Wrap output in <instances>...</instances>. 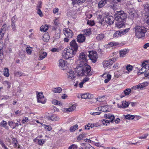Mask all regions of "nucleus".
I'll use <instances>...</instances> for the list:
<instances>
[{"instance_id":"f257e3e1","label":"nucleus","mask_w":149,"mask_h":149,"mask_svg":"<svg viewBox=\"0 0 149 149\" xmlns=\"http://www.w3.org/2000/svg\"><path fill=\"white\" fill-rule=\"evenodd\" d=\"M83 62L78 64L75 69V71L79 76H82L83 75H87L90 76L92 75L91 73V67L89 65H84Z\"/></svg>"},{"instance_id":"f03ea898","label":"nucleus","mask_w":149,"mask_h":149,"mask_svg":"<svg viewBox=\"0 0 149 149\" xmlns=\"http://www.w3.org/2000/svg\"><path fill=\"white\" fill-rule=\"evenodd\" d=\"M135 29V35L139 38L144 37L146 32V29L143 26H137L134 28Z\"/></svg>"},{"instance_id":"7ed1b4c3","label":"nucleus","mask_w":149,"mask_h":149,"mask_svg":"<svg viewBox=\"0 0 149 149\" xmlns=\"http://www.w3.org/2000/svg\"><path fill=\"white\" fill-rule=\"evenodd\" d=\"M114 17L116 21H126L127 15L123 11H116L114 14Z\"/></svg>"},{"instance_id":"20e7f679","label":"nucleus","mask_w":149,"mask_h":149,"mask_svg":"<svg viewBox=\"0 0 149 149\" xmlns=\"http://www.w3.org/2000/svg\"><path fill=\"white\" fill-rule=\"evenodd\" d=\"M77 50H74L72 48L67 49L66 50H64L62 55L64 58L68 59L72 57L73 55L76 54Z\"/></svg>"},{"instance_id":"39448f33","label":"nucleus","mask_w":149,"mask_h":149,"mask_svg":"<svg viewBox=\"0 0 149 149\" xmlns=\"http://www.w3.org/2000/svg\"><path fill=\"white\" fill-rule=\"evenodd\" d=\"M63 33L66 36L64 39V42H68L69 41V39L72 38L74 35L72 30L68 28L64 29Z\"/></svg>"},{"instance_id":"423d86ee","label":"nucleus","mask_w":149,"mask_h":149,"mask_svg":"<svg viewBox=\"0 0 149 149\" xmlns=\"http://www.w3.org/2000/svg\"><path fill=\"white\" fill-rule=\"evenodd\" d=\"M87 56L86 54L84 52H82L80 53L79 55V63H81L82 62L84 63V65H88L87 62L88 60L87 59Z\"/></svg>"},{"instance_id":"0eeeda50","label":"nucleus","mask_w":149,"mask_h":149,"mask_svg":"<svg viewBox=\"0 0 149 149\" xmlns=\"http://www.w3.org/2000/svg\"><path fill=\"white\" fill-rule=\"evenodd\" d=\"M37 101L38 102L41 103L42 104H45L46 102V100L44 96L43 95L42 92H36Z\"/></svg>"},{"instance_id":"6e6552de","label":"nucleus","mask_w":149,"mask_h":149,"mask_svg":"<svg viewBox=\"0 0 149 149\" xmlns=\"http://www.w3.org/2000/svg\"><path fill=\"white\" fill-rule=\"evenodd\" d=\"M88 57L91 60L93 63H95L97 58V56L96 52L94 51H88Z\"/></svg>"},{"instance_id":"1a4fd4ad","label":"nucleus","mask_w":149,"mask_h":149,"mask_svg":"<svg viewBox=\"0 0 149 149\" xmlns=\"http://www.w3.org/2000/svg\"><path fill=\"white\" fill-rule=\"evenodd\" d=\"M117 59V57L116 58H112L111 59H109L108 61H104L103 62V66L104 68L108 66L109 65H112V64L115 62Z\"/></svg>"},{"instance_id":"9d476101","label":"nucleus","mask_w":149,"mask_h":149,"mask_svg":"<svg viewBox=\"0 0 149 149\" xmlns=\"http://www.w3.org/2000/svg\"><path fill=\"white\" fill-rule=\"evenodd\" d=\"M105 21L107 23L109 24H112L115 20V18L111 16H106L104 18Z\"/></svg>"},{"instance_id":"9b49d317","label":"nucleus","mask_w":149,"mask_h":149,"mask_svg":"<svg viewBox=\"0 0 149 149\" xmlns=\"http://www.w3.org/2000/svg\"><path fill=\"white\" fill-rule=\"evenodd\" d=\"M75 77L74 72L72 70H70L67 73V77L68 79L73 80Z\"/></svg>"},{"instance_id":"f8f14e48","label":"nucleus","mask_w":149,"mask_h":149,"mask_svg":"<svg viewBox=\"0 0 149 149\" xmlns=\"http://www.w3.org/2000/svg\"><path fill=\"white\" fill-rule=\"evenodd\" d=\"M143 67L141 69L139 70V72L138 73V75H140L144 72L146 70V67H148V64H146L145 63H143L142 64Z\"/></svg>"},{"instance_id":"ddd939ff","label":"nucleus","mask_w":149,"mask_h":149,"mask_svg":"<svg viewBox=\"0 0 149 149\" xmlns=\"http://www.w3.org/2000/svg\"><path fill=\"white\" fill-rule=\"evenodd\" d=\"M59 62L58 66L59 68L62 70L65 69L66 65L65 61L64 60L60 59Z\"/></svg>"},{"instance_id":"4468645a","label":"nucleus","mask_w":149,"mask_h":149,"mask_svg":"<svg viewBox=\"0 0 149 149\" xmlns=\"http://www.w3.org/2000/svg\"><path fill=\"white\" fill-rule=\"evenodd\" d=\"M116 22V26L118 28H120L125 26L126 23V21H117Z\"/></svg>"},{"instance_id":"2eb2a0df","label":"nucleus","mask_w":149,"mask_h":149,"mask_svg":"<svg viewBox=\"0 0 149 149\" xmlns=\"http://www.w3.org/2000/svg\"><path fill=\"white\" fill-rule=\"evenodd\" d=\"M55 33L54 38V41L55 40L59 39L60 37L61 29L60 28H57L56 29L55 31Z\"/></svg>"},{"instance_id":"dca6fc26","label":"nucleus","mask_w":149,"mask_h":149,"mask_svg":"<svg viewBox=\"0 0 149 149\" xmlns=\"http://www.w3.org/2000/svg\"><path fill=\"white\" fill-rule=\"evenodd\" d=\"M76 108V105L75 104H73L71 107H70L69 108H63L62 109L63 111L65 112L68 113L70 112H71L73 111Z\"/></svg>"},{"instance_id":"f3484780","label":"nucleus","mask_w":149,"mask_h":149,"mask_svg":"<svg viewBox=\"0 0 149 149\" xmlns=\"http://www.w3.org/2000/svg\"><path fill=\"white\" fill-rule=\"evenodd\" d=\"M71 48H72L74 50H77L78 46L77 45L75 40H72L70 43V44Z\"/></svg>"},{"instance_id":"a211bd4d","label":"nucleus","mask_w":149,"mask_h":149,"mask_svg":"<svg viewBox=\"0 0 149 149\" xmlns=\"http://www.w3.org/2000/svg\"><path fill=\"white\" fill-rule=\"evenodd\" d=\"M39 60H42L47 56V53L46 52L40 50L39 52Z\"/></svg>"},{"instance_id":"6ab92c4d","label":"nucleus","mask_w":149,"mask_h":149,"mask_svg":"<svg viewBox=\"0 0 149 149\" xmlns=\"http://www.w3.org/2000/svg\"><path fill=\"white\" fill-rule=\"evenodd\" d=\"M77 40L79 43L83 42L85 41L86 38L84 35L80 34L78 35L77 37Z\"/></svg>"},{"instance_id":"aec40b11","label":"nucleus","mask_w":149,"mask_h":149,"mask_svg":"<svg viewBox=\"0 0 149 149\" xmlns=\"http://www.w3.org/2000/svg\"><path fill=\"white\" fill-rule=\"evenodd\" d=\"M80 96H81L82 98L84 99H91L93 97V95L88 93L81 94Z\"/></svg>"},{"instance_id":"412c9836","label":"nucleus","mask_w":149,"mask_h":149,"mask_svg":"<svg viewBox=\"0 0 149 149\" xmlns=\"http://www.w3.org/2000/svg\"><path fill=\"white\" fill-rule=\"evenodd\" d=\"M129 52V50L127 49H124L121 50L119 51V54L120 57H124L125 56L126 54H127Z\"/></svg>"},{"instance_id":"4be33fe9","label":"nucleus","mask_w":149,"mask_h":149,"mask_svg":"<svg viewBox=\"0 0 149 149\" xmlns=\"http://www.w3.org/2000/svg\"><path fill=\"white\" fill-rule=\"evenodd\" d=\"M109 0H101L98 4L99 8H101L104 7L105 5L107 4V2Z\"/></svg>"},{"instance_id":"5701e85b","label":"nucleus","mask_w":149,"mask_h":149,"mask_svg":"<svg viewBox=\"0 0 149 149\" xmlns=\"http://www.w3.org/2000/svg\"><path fill=\"white\" fill-rule=\"evenodd\" d=\"M129 17L132 19L136 17V13L135 11L129 10Z\"/></svg>"},{"instance_id":"b1692460","label":"nucleus","mask_w":149,"mask_h":149,"mask_svg":"<svg viewBox=\"0 0 149 149\" xmlns=\"http://www.w3.org/2000/svg\"><path fill=\"white\" fill-rule=\"evenodd\" d=\"M49 120H50L53 121H56L59 120V117L57 116L56 115H53L50 117H48Z\"/></svg>"},{"instance_id":"393cba45","label":"nucleus","mask_w":149,"mask_h":149,"mask_svg":"<svg viewBox=\"0 0 149 149\" xmlns=\"http://www.w3.org/2000/svg\"><path fill=\"white\" fill-rule=\"evenodd\" d=\"M122 106H120L119 105H118V107L120 108H125L127 107L129 105V103L126 102L125 101H123L122 102Z\"/></svg>"},{"instance_id":"a878e982","label":"nucleus","mask_w":149,"mask_h":149,"mask_svg":"<svg viewBox=\"0 0 149 149\" xmlns=\"http://www.w3.org/2000/svg\"><path fill=\"white\" fill-rule=\"evenodd\" d=\"M62 91V88L60 87L54 88L52 90L53 92L57 93H61Z\"/></svg>"},{"instance_id":"bb28decb","label":"nucleus","mask_w":149,"mask_h":149,"mask_svg":"<svg viewBox=\"0 0 149 149\" xmlns=\"http://www.w3.org/2000/svg\"><path fill=\"white\" fill-rule=\"evenodd\" d=\"M104 37V36L103 34L100 33L97 35L96 38L98 41L101 40L103 39Z\"/></svg>"},{"instance_id":"cd10ccee","label":"nucleus","mask_w":149,"mask_h":149,"mask_svg":"<svg viewBox=\"0 0 149 149\" xmlns=\"http://www.w3.org/2000/svg\"><path fill=\"white\" fill-rule=\"evenodd\" d=\"M7 122L4 120H3L0 123V125L3 127L5 128L8 130V127L7 126Z\"/></svg>"},{"instance_id":"c85d7f7f","label":"nucleus","mask_w":149,"mask_h":149,"mask_svg":"<svg viewBox=\"0 0 149 149\" xmlns=\"http://www.w3.org/2000/svg\"><path fill=\"white\" fill-rule=\"evenodd\" d=\"M78 125L77 124L71 126L70 129V131L72 132L75 131L76 130L78 129Z\"/></svg>"},{"instance_id":"c756f323","label":"nucleus","mask_w":149,"mask_h":149,"mask_svg":"<svg viewBox=\"0 0 149 149\" xmlns=\"http://www.w3.org/2000/svg\"><path fill=\"white\" fill-rule=\"evenodd\" d=\"M103 21L104 19L102 17V15H99L97 18V22L100 23V24H102Z\"/></svg>"},{"instance_id":"7c9ffc66","label":"nucleus","mask_w":149,"mask_h":149,"mask_svg":"<svg viewBox=\"0 0 149 149\" xmlns=\"http://www.w3.org/2000/svg\"><path fill=\"white\" fill-rule=\"evenodd\" d=\"M48 26L46 25H42L40 28V30L41 31H45L48 29Z\"/></svg>"},{"instance_id":"2f4dec72","label":"nucleus","mask_w":149,"mask_h":149,"mask_svg":"<svg viewBox=\"0 0 149 149\" xmlns=\"http://www.w3.org/2000/svg\"><path fill=\"white\" fill-rule=\"evenodd\" d=\"M85 149H95L88 143H86L84 145Z\"/></svg>"},{"instance_id":"473e14b6","label":"nucleus","mask_w":149,"mask_h":149,"mask_svg":"<svg viewBox=\"0 0 149 149\" xmlns=\"http://www.w3.org/2000/svg\"><path fill=\"white\" fill-rule=\"evenodd\" d=\"M3 74L5 76L8 77L9 75V70L7 68H5L3 70Z\"/></svg>"},{"instance_id":"72a5a7b5","label":"nucleus","mask_w":149,"mask_h":149,"mask_svg":"<svg viewBox=\"0 0 149 149\" xmlns=\"http://www.w3.org/2000/svg\"><path fill=\"white\" fill-rule=\"evenodd\" d=\"M121 32L119 31H117L115 32L113 35V37L114 38H117L119 36H120L121 35Z\"/></svg>"},{"instance_id":"f704fd0d","label":"nucleus","mask_w":149,"mask_h":149,"mask_svg":"<svg viewBox=\"0 0 149 149\" xmlns=\"http://www.w3.org/2000/svg\"><path fill=\"white\" fill-rule=\"evenodd\" d=\"M32 48L31 47H28L26 48V51L29 54H31L32 53Z\"/></svg>"},{"instance_id":"c9c22d12","label":"nucleus","mask_w":149,"mask_h":149,"mask_svg":"<svg viewBox=\"0 0 149 149\" xmlns=\"http://www.w3.org/2000/svg\"><path fill=\"white\" fill-rule=\"evenodd\" d=\"M134 117V116L130 114L127 115L125 116V118L126 119L133 120Z\"/></svg>"},{"instance_id":"e433bc0d","label":"nucleus","mask_w":149,"mask_h":149,"mask_svg":"<svg viewBox=\"0 0 149 149\" xmlns=\"http://www.w3.org/2000/svg\"><path fill=\"white\" fill-rule=\"evenodd\" d=\"M84 32L85 35L86 36H89L91 33V29L89 28L84 30Z\"/></svg>"},{"instance_id":"4c0bfd02","label":"nucleus","mask_w":149,"mask_h":149,"mask_svg":"<svg viewBox=\"0 0 149 149\" xmlns=\"http://www.w3.org/2000/svg\"><path fill=\"white\" fill-rule=\"evenodd\" d=\"M148 84V83L147 82H145L139 84L140 85V89L141 88H142L146 86H147Z\"/></svg>"},{"instance_id":"58836bf2","label":"nucleus","mask_w":149,"mask_h":149,"mask_svg":"<svg viewBox=\"0 0 149 149\" xmlns=\"http://www.w3.org/2000/svg\"><path fill=\"white\" fill-rule=\"evenodd\" d=\"M143 6L145 10L148 12L149 14V4L148 3H146L145 4L143 5Z\"/></svg>"},{"instance_id":"ea45409f","label":"nucleus","mask_w":149,"mask_h":149,"mask_svg":"<svg viewBox=\"0 0 149 149\" xmlns=\"http://www.w3.org/2000/svg\"><path fill=\"white\" fill-rule=\"evenodd\" d=\"M85 135L86 134L85 133L80 134L77 138V140L79 141L83 139Z\"/></svg>"},{"instance_id":"a19ab883","label":"nucleus","mask_w":149,"mask_h":149,"mask_svg":"<svg viewBox=\"0 0 149 149\" xmlns=\"http://www.w3.org/2000/svg\"><path fill=\"white\" fill-rule=\"evenodd\" d=\"M108 119H110V122L111 123L113 121V120L114 119V116L113 115H111L110 114H109V117Z\"/></svg>"},{"instance_id":"79ce46f5","label":"nucleus","mask_w":149,"mask_h":149,"mask_svg":"<svg viewBox=\"0 0 149 149\" xmlns=\"http://www.w3.org/2000/svg\"><path fill=\"white\" fill-rule=\"evenodd\" d=\"M117 4L116 3H111L109 4V6L113 10H115L116 8Z\"/></svg>"},{"instance_id":"37998d69","label":"nucleus","mask_w":149,"mask_h":149,"mask_svg":"<svg viewBox=\"0 0 149 149\" xmlns=\"http://www.w3.org/2000/svg\"><path fill=\"white\" fill-rule=\"evenodd\" d=\"M2 47H0V59L2 60L3 58V53L2 49Z\"/></svg>"},{"instance_id":"c03bdc74","label":"nucleus","mask_w":149,"mask_h":149,"mask_svg":"<svg viewBox=\"0 0 149 149\" xmlns=\"http://www.w3.org/2000/svg\"><path fill=\"white\" fill-rule=\"evenodd\" d=\"M107 79L104 80V82L105 83H107L111 79V75L109 74H108L107 76Z\"/></svg>"},{"instance_id":"a18cd8bd","label":"nucleus","mask_w":149,"mask_h":149,"mask_svg":"<svg viewBox=\"0 0 149 149\" xmlns=\"http://www.w3.org/2000/svg\"><path fill=\"white\" fill-rule=\"evenodd\" d=\"M131 92V90L130 88H127L125 89L124 91V94L125 95H129Z\"/></svg>"},{"instance_id":"49530a36","label":"nucleus","mask_w":149,"mask_h":149,"mask_svg":"<svg viewBox=\"0 0 149 149\" xmlns=\"http://www.w3.org/2000/svg\"><path fill=\"white\" fill-rule=\"evenodd\" d=\"M78 148V147L76 145L73 144L69 147L68 149H77Z\"/></svg>"},{"instance_id":"de8ad7c7","label":"nucleus","mask_w":149,"mask_h":149,"mask_svg":"<svg viewBox=\"0 0 149 149\" xmlns=\"http://www.w3.org/2000/svg\"><path fill=\"white\" fill-rule=\"evenodd\" d=\"M52 103L53 104L55 105H60L61 104V102L59 101H58L56 100H53Z\"/></svg>"},{"instance_id":"09e8293b","label":"nucleus","mask_w":149,"mask_h":149,"mask_svg":"<svg viewBox=\"0 0 149 149\" xmlns=\"http://www.w3.org/2000/svg\"><path fill=\"white\" fill-rule=\"evenodd\" d=\"M7 25L6 24H4L2 26L0 30L1 31L5 32L6 30Z\"/></svg>"},{"instance_id":"8fccbe9b","label":"nucleus","mask_w":149,"mask_h":149,"mask_svg":"<svg viewBox=\"0 0 149 149\" xmlns=\"http://www.w3.org/2000/svg\"><path fill=\"white\" fill-rule=\"evenodd\" d=\"M49 36L48 35V34H44L43 36V38L44 39H46L45 40V41H47V40H48L49 39Z\"/></svg>"},{"instance_id":"3c124183","label":"nucleus","mask_w":149,"mask_h":149,"mask_svg":"<svg viewBox=\"0 0 149 149\" xmlns=\"http://www.w3.org/2000/svg\"><path fill=\"white\" fill-rule=\"evenodd\" d=\"M144 21L147 24L149 25V15L146 16L145 17Z\"/></svg>"},{"instance_id":"603ef678","label":"nucleus","mask_w":149,"mask_h":149,"mask_svg":"<svg viewBox=\"0 0 149 149\" xmlns=\"http://www.w3.org/2000/svg\"><path fill=\"white\" fill-rule=\"evenodd\" d=\"M3 84H5L6 86H7L8 88H10V83L9 82L5 81L3 82Z\"/></svg>"},{"instance_id":"864d4df0","label":"nucleus","mask_w":149,"mask_h":149,"mask_svg":"<svg viewBox=\"0 0 149 149\" xmlns=\"http://www.w3.org/2000/svg\"><path fill=\"white\" fill-rule=\"evenodd\" d=\"M12 142L14 143L15 147H16L17 146V141L15 138H13Z\"/></svg>"},{"instance_id":"5fc2aeb1","label":"nucleus","mask_w":149,"mask_h":149,"mask_svg":"<svg viewBox=\"0 0 149 149\" xmlns=\"http://www.w3.org/2000/svg\"><path fill=\"white\" fill-rule=\"evenodd\" d=\"M37 10V13L40 15V16L42 17L43 15L41 11V10L40 9H36Z\"/></svg>"},{"instance_id":"6e6d98bb","label":"nucleus","mask_w":149,"mask_h":149,"mask_svg":"<svg viewBox=\"0 0 149 149\" xmlns=\"http://www.w3.org/2000/svg\"><path fill=\"white\" fill-rule=\"evenodd\" d=\"M132 66L130 65H127L126 67V69L129 72L131 71L132 70Z\"/></svg>"},{"instance_id":"4d7b16f0","label":"nucleus","mask_w":149,"mask_h":149,"mask_svg":"<svg viewBox=\"0 0 149 149\" xmlns=\"http://www.w3.org/2000/svg\"><path fill=\"white\" fill-rule=\"evenodd\" d=\"M45 141V140L43 139L38 140V144L40 145H42L44 143Z\"/></svg>"},{"instance_id":"13d9d810","label":"nucleus","mask_w":149,"mask_h":149,"mask_svg":"<svg viewBox=\"0 0 149 149\" xmlns=\"http://www.w3.org/2000/svg\"><path fill=\"white\" fill-rule=\"evenodd\" d=\"M42 7V2L41 1H39L38 3V4L36 6V9H38V8L40 9V8H41Z\"/></svg>"},{"instance_id":"bf43d9fd","label":"nucleus","mask_w":149,"mask_h":149,"mask_svg":"<svg viewBox=\"0 0 149 149\" xmlns=\"http://www.w3.org/2000/svg\"><path fill=\"white\" fill-rule=\"evenodd\" d=\"M130 29V28H127L125 29L123 31H122L121 32V35H123L125 34L129 31Z\"/></svg>"},{"instance_id":"052dcab7","label":"nucleus","mask_w":149,"mask_h":149,"mask_svg":"<svg viewBox=\"0 0 149 149\" xmlns=\"http://www.w3.org/2000/svg\"><path fill=\"white\" fill-rule=\"evenodd\" d=\"M17 20V17L16 16H13L11 19L12 23H15Z\"/></svg>"},{"instance_id":"680f3d73","label":"nucleus","mask_w":149,"mask_h":149,"mask_svg":"<svg viewBox=\"0 0 149 149\" xmlns=\"http://www.w3.org/2000/svg\"><path fill=\"white\" fill-rule=\"evenodd\" d=\"M110 121L109 120H107L103 119L102 122L104 125H107V123H109Z\"/></svg>"},{"instance_id":"e2e57ef3","label":"nucleus","mask_w":149,"mask_h":149,"mask_svg":"<svg viewBox=\"0 0 149 149\" xmlns=\"http://www.w3.org/2000/svg\"><path fill=\"white\" fill-rule=\"evenodd\" d=\"M87 24L92 26L94 25L95 23L94 21H88L87 22Z\"/></svg>"},{"instance_id":"0e129e2a","label":"nucleus","mask_w":149,"mask_h":149,"mask_svg":"<svg viewBox=\"0 0 149 149\" xmlns=\"http://www.w3.org/2000/svg\"><path fill=\"white\" fill-rule=\"evenodd\" d=\"M148 135V134H145L143 135L142 136L139 137V138L141 139H146Z\"/></svg>"},{"instance_id":"69168bd1","label":"nucleus","mask_w":149,"mask_h":149,"mask_svg":"<svg viewBox=\"0 0 149 149\" xmlns=\"http://www.w3.org/2000/svg\"><path fill=\"white\" fill-rule=\"evenodd\" d=\"M117 45V43L115 42H111L108 44V45H109L111 47Z\"/></svg>"},{"instance_id":"338daca9","label":"nucleus","mask_w":149,"mask_h":149,"mask_svg":"<svg viewBox=\"0 0 149 149\" xmlns=\"http://www.w3.org/2000/svg\"><path fill=\"white\" fill-rule=\"evenodd\" d=\"M59 50V49L58 48H53L52 49L51 51L53 52H58Z\"/></svg>"},{"instance_id":"774afa93","label":"nucleus","mask_w":149,"mask_h":149,"mask_svg":"<svg viewBox=\"0 0 149 149\" xmlns=\"http://www.w3.org/2000/svg\"><path fill=\"white\" fill-rule=\"evenodd\" d=\"M21 111L18 110L15 112V114L16 115H17L18 116H20L21 115Z\"/></svg>"}]
</instances>
